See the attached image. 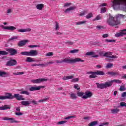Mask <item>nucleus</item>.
<instances>
[{
	"mask_svg": "<svg viewBox=\"0 0 126 126\" xmlns=\"http://www.w3.org/2000/svg\"><path fill=\"white\" fill-rule=\"evenodd\" d=\"M126 16L123 14H119L116 16V17H113L112 16H109V17L107 20V23L110 26H116V25H119L121 22L118 20V18H125Z\"/></svg>",
	"mask_w": 126,
	"mask_h": 126,
	"instance_id": "obj_1",
	"label": "nucleus"
},
{
	"mask_svg": "<svg viewBox=\"0 0 126 126\" xmlns=\"http://www.w3.org/2000/svg\"><path fill=\"white\" fill-rule=\"evenodd\" d=\"M105 42H107L108 43H115L116 42V40L115 39H106Z\"/></svg>",
	"mask_w": 126,
	"mask_h": 126,
	"instance_id": "obj_41",
	"label": "nucleus"
},
{
	"mask_svg": "<svg viewBox=\"0 0 126 126\" xmlns=\"http://www.w3.org/2000/svg\"><path fill=\"white\" fill-rule=\"evenodd\" d=\"M0 56H6V55H8V52L5 51L0 50Z\"/></svg>",
	"mask_w": 126,
	"mask_h": 126,
	"instance_id": "obj_29",
	"label": "nucleus"
},
{
	"mask_svg": "<svg viewBox=\"0 0 126 126\" xmlns=\"http://www.w3.org/2000/svg\"><path fill=\"white\" fill-rule=\"evenodd\" d=\"M96 28L98 30H102V29H104V27L103 26H96Z\"/></svg>",
	"mask_w": 126,
	"mask_h": 126,
	"instance_id": "obj_54",
	"label": "nucleus"
},
{
	"mask_svg": "<svg viewBox=\"0 0 126 126\" xmlns=\"http://www.w3.org/2000/svg\"><path fill=\"white\" fill-rule=\"evenodd\" d=\"M55 30H60V25L58 22H55Z\"/></svg>",
	"mask_w": 126,
	"mask_h": 126,
	"instance_id": "obj_38",
	"label": "nucleus"
},
{
	"mask_svg": "<svg viewBox=\"0 0 126 126\" xmlns=\"http://www.w3.org/2000/svg\"><path fill=\"white\" fill-rule=\"evenodd\" d=\"M6 51L8 52L11 56H15V55H17V50L14 48H8L6 49Z\"/></svg>",
	"mask_w": 126,
	"mask_h": 126,
	"instance_id": "obj_9",
	"label": "nucleus"
},
{
	"mask_svg": "<svg viewBox=\"0 0 126 126\" xmlns=\"http://www.w3.org/2000/svg\"><path fill=\"white\" fill-rule=\"evenodd\" d=\"M78 52H79V50L78 49H73L71 51H70V54H76Z\"/></svg>",
	"mask_w": 126,
	"mask_h": 126,
	"instance_id": "obj_35",
	"label": "nucleus"
},
{
	"mask_svg": "<svg viewBox=\"0 0 126 126\" xmlns=\"http://www.w3.org/2000/svg\"><path fill=\"white\" fill-rule=\"evenodd\" d=\"M120 107H126V103L125 102H121L120 103Z\"/></svg>",
	"mask_w": 126,
	"mask_h": 126,
	"instance_id": "obj_51",
	"label": "nucleus"
},
{
	"mask_svg": "<svg viewBox=\"0 0 126 126\" xmlns=\"http://www.w3.org/2000/svg\"><path fill=\"white\" fill-rule=\"evenodd\" d=\"M121 97H126V92H125L122 94Z\"/></svg>",
	"mask_w": 126,
	"mask_h": 126,
	"instance_id": "obj_64",
	"label": "nucleus"
},
{
	"mask_svg": "<svg viewBox=\"0 0 126 126\" xmlns=\"http://www.w3.org/2000/svg\"><path fill=\"white\" fill-rule=\"evenodd\" d=\"M46 57H52V56H54V53L53 52H49L46 54Z\"/></svg>",
	"mask_w": 126,
	"mask_h": 126,
	"instance_id": "obj_46",
	"label": "nucleus"
},
{
	"mask_svg": "<svg viewBox=\"0 0 126 126\" xmlns=\"http://www.w3.org/2000/svg\"><path fill=\"white\" fill-rule=\"evenodd\" d=\"M120 112V109L118 108H115L111 110V113L112 114H117Z\"/></svg>",
	"mask_w": 126,
	"mask_h": 126,
	"instance_id": "obj_28",
	"label": "nucleus"
},
{
	"mask_svg": "<svg viewBox=\"0 0 126 126\" xmlns=\"http://www.w3.org/2000/svg\"><path fill=\"white\" fill-rule=\"evenodd\" d=\"M21 55L28 57H35V56L38 55V51L32 50L30 51H24L21 53Z\"/></svg>",
	"mask_w": 126,
	"mask_h": 126,
	"instance_id": "obj_4",
	"label": "nucleus"
},
{
	"mask_svg": "<svg viewBox=\"0 0 126 126\" xmlns=\"http://www.w3.org/2000/svg\"><path fill=\"white\" fill-rule=\"evenodd\" d=\"M96 53H98L100 56H104V52L103 51H101L100 50H97Z\"/></svg>",
	"mask_w": 126,
	"mask_h": 126,
	"instance_id": "obj_45",
	"label": "nucleus"
},
{
	"mask_svg": "<svg viewBox=\"0 0 126 126\" xmlns=\"http://www.w3.org/2000/svg\"><path fill=\"white\" fill-rule=\"evenodd\" d=\"M84 94L85 95L82 96V99H88V98H91V97H92V95H93L92 93L89 91L86 92Z\"/></svg>",
	"mask_w": 126,
	"mask_h": 126,
	"instance_id": "obj_12",
	"label": "nucleus"
},
{
	"mask_svg": "<svg viewBox=\"0 0 126 126\" xmlns=\"http://www.w3.org/2000/svg\"><path fill=\"white\" fill-rule=\"evenodd\" d=\"M13 10H12V9H8L7 10V12H6V13L7 14H9V13H11V12H12Z\"/></svg>",
	"mask_w": 126,
	"mask_h": 126,
	"instance_id": "obj_56",
	"label": "nucleus"
},
{
	"mask_svg": "<svg viewBox=\"0 0 126 126\" xmlns=\"http://www.w3.org/2000/svg\"><path fill=\"white\" fill-rule=\"evenodd\" d=\"M100 10H101L100 13H105V12H106V11H107L105 7L101 8Z\"/></svg>",
	"mask_w": 126,
	"mask_h": 126,
	"instance_id": "obj_47",
	"label": "nucleus"
},
{
	"mask_svg": "<svg viewBox=\"0 0 126 126\" xmlns=\"http://www.w3.org/2000/svg\"><path fill=\"white\" fill-rule=\"evenodd\" d=\"M114 66V64L108 63H107V65L106 66V68H111V67H113Z\"/></svg>",
	"mask_w": 126,
	"mask_h": 126,
	"instance_id": "obj_37",
	"label": "nucleus"
},
{
	"mask_svg": "<svg viewBox=\"0 0 126 126\" xmlns=\"http://www.w3.org/2000/svg\"><path fill=\"white\" fill-rule=\"evenodd\" d=\"M87 56H92L93 55H95V52H87L86 53Z\"/></svg>",
	"mask_w": 126,
	"mask_h": 126,
	"instance_id": "obj_52",
	"label": "nucleus"
},
{
	"mask_svg": "<svg viewBox=\"0 0 126 126\" xmlns=\"http://www.w3.org/2000/svg\"><path fill=\"white\" fill-rule=\"evenodd\" d=\"M86 13H87V11H82L80 14H79L80 16H84V15H85V14H86Z\"/></svg>",
	"mask_w": 126,
	"mask_h": 126,
	"instance_id": "obj_44",
	"label": "nucleus"
},
{
	"mask_svg": "<svg viewBox=\"0 0 126 126\" xmlns=\"http://www.w3.org/2000/svg\"><path fill=\"white\" fill-rule=\"evenodd\" d=\"M95 72L96 75H105V72L103 71H97Z\"/></svg>",
	"mask_w": 126,
	"mask_h": 126,
	"instance_id": "obj_27",
	"label": "nucleus"
},
{
	"mask_svg": "<svg viewBox=\"0 0 126 126\" xmlns=\"http://www.w3.org/2000/svg\"><path fill=\"white\" fill-rule=\"evenodd\" d=\"M74 88L75 89H76V90H79L80 89V88H78V84H76L74 86Z\"/></svg>",
	"mask_w": 126,
	"mask_h": 126,
	"instance_id": "obj_60",
	"label": "nucleus"
},
{
	"mask_svg": "<svg viewBox=\"0 0 126 126\" xmlns=\"http://www.w3.org/2000/svg\"><path fill=\"white\" fill-rule=\"evenodd\" d=\"M20 94H25V95H30V93L27 91H23L20 93Z\"/></svg>",
	"mask_w": 126,
	"mask_h": 126,
	"instance_id": "obj_30",
	"label": "nucleus"
},
{
	"mask_svg": "<svg viewBox=\"0 0 126 126\" xmlns=\"http://www.w3.org/2000/svg\"><path fill=\"white\" fill-rule=\"evenodd\" d=\"M2 121H9L11 124H13V123H18L19 121H17L14 119V118H9L8 117H3L2 118Z\"/></svg>",
	"mask_w": 126,
	"mask_h": 126,
	"instance_id": "obj_11",
	"label": "nucleus"
},
{
	"mask_svg": "<svg viewBox=\"0 0 126 126\" xmlns=\"http://www.w3.org/2000/svg\"><path fill=\"white\" fill-rule=\"evenodd\" d=\"M69 5H71V3H65L63 5V7H66L67 6H69Z\"/></svg>",
	"mask_w": 126,
	"mask_h": 126,
	"instance_id": "obj_58",
	"label": "nucleus"
},
{
	"mask_svg": "<svg viewBox=\"0 0 126 126\" xmlns=\"http://www.w3.org/2000/svg\"><path fill=\"white\" fill-rule=\"evenodd\" d=\"M120 91H126V88L125 86H121L119 89Z\"/></svg>",
	"mask_w": 126,
	"mask_h": 126,
	"instance_id": "obj_39",
	"label": "nucleus"
},
{
	"mask_svg": "<svg viewBox=\"0 0 126 126\" xmlns=\"http://www.w3.org/2000/svg\"><path fill=\"white\" fill-rule=\"evenodd\" d=\"M102 19V17L100 15H97L95 19L93 20V21H95V20H100Z\"/></svg>",
	"mask_w": 126,
	"mask_h": 126,
	"instance_id": "obj_42",
	"label": "nucleus"
},
{
	"mask_svg": "<svg viewBox=\"0 0 126 126\" xmlns=\"http://www.w3.org/2000/svg\"><path fill=\"white\" fill-rule=\"evenodd\" d=\"M53 63H55L54 62H49L45 63H39L38 65H39V66H41L42 67H46L48 66L49 64H53Z\"/></svg>",
	"mask_w": 126,
	"mask_h": 126,
	"instance_id": "obj_17",
	"label": "nucleus"
},
{
	"mask_svg": "<svg viewBox=\"0 0 126 126\" xmlns=\"http://www.w3.org/2000/svg\"><path fill=\"white\" fill-rule=\"evenodd\" d=\"M86 23V21H80L76 23V25H82V24H85Z\"/></svg>",
	"mask_w": 126,
	"mask_h": 126,
	"instance_id": "obj_33",
	"label": "nucleus"
},
{
	"mask_svg": "<svg viewBox=\"0 0 126 126\" xmlns=\"http://www.w3.org/2000/svg\"><path fill=\"white\" fill-rule=\"evenodd\" d=\"M75 8L76 7L75 6H71L69 8L66 9L64 12L65 13H69L71 10H74V9H75Z\"/></svg>",
	"mask_w": 126,
	"mask_h": 126,
	"instance_id": "obj_20",
	"label": "nucleus"
},
{
	"mask_svg": "<svg viewBox=\"0 0 126 126\" xmlns=\"http://www.w3.org/2000/svg\"><path fill=\"white\" fill-rule=\"evenodd\" d=\"M90 78H96L97 77V76H96V73L95 72H94L92 75H90L89 76Z\"/></svg>",
	"mask_w": 126,
	"mask_h": 126,
	"instance_id": "obj_34",
	"label": "nucleus"
},
{
	"mask_svg": "<svg viewBox=\"0 0 126 126\" xmlns=\"http://www.w3.org/2000/svg\"><path fill=\"white\" fill-rule=\"evenodd\" d=\"M96 84L97 86V88H99L100 89H104V88L110 87L109 82H106L105 84H99L98 83H96Z\"/></svg>",
	"mask_w": 126,
	"mask_h": 126,
	"instance_id": "obj_7",
	"label": "nucleus"
},
{
	"mask_svg": "<svg viewBox=\"0 0 126 126\" xmlns=\"http://www.w3.org/2000/svg\"><path fill=\"white\" fill-rule=\"evenodd\" d=\"M15 98L17 101H23L25 100V98L23 97V95L19 94H15L13 95L11 93H7L5 94V96H2V100H6L9 99L11 100Z\"/></svg>",
	"mask_w": 126,
	"mask_h": 126,
	"instance_id": "obj_2",
	"label": "nucleus"
},
{
	"mask_svg": "<svg viewBox=\"0 0 126 126\" xmlns=\"http://www.w3.org/2000/svg\"><path fill=\"white\" fill-rule=\"evenodd\" d=\"M91 17H93V14H92V13H89L86 16L87 19H89V18H91Z\"/></svg>",
	"mask_w": 126,
	"mask_h": 126,
	"instance_id": "obj_36",
	"label": "nucleus"
},
{
	"mask_svg": "<svg viewBox=\"0 0 126 126\" xmlns=\"http://www.w3.org/2000/svg\"><path fill=\"white\" fill-rule=\"evenodd\" d=\"M44 7H45L44 4H38L36 6V8L37 9H38V10H42Z\"/></svg>",
	"mask_w": 126,
	"mask_h": 126,
	"instance_id": "obj_22",
	"label": "nucleus"
},
{
	"mask_svg": "<svg viewBox=\"0 0 126 126\" xmlns=\"http://www.w3.org/2000/svg\"><path fill=\"white\" fill-rule=\"evenodd\" d=\"M5 110H10V105L5 104L0 107V111H4Z\"/></svg>",
	"mask_w": 126,
	"mask_h": 126,
	"instance_id": "obj_16",
	"label": "nucleus"
},
{
	"mask_svg": "<svg viewBox=\"0 0 126 126\" xmlns=\"http://www.w3.org/2000/svg\"><path fill=\"white\" fill-rule=\"evenodd\" d=\"M109 83V86L111 87V86H112V85H113V83H114V82L115 83H118V84H120V83H122V81H121V80H117V79H114V80H112L110 81H108Z\"/></svg>",
	"mask_w": 126,
	"mask_h": 126,
	"instance_id": "obj_15",
	"label": "nucleus"
},
{
	"mask_svg": "<svg viewBox=\"0 0 126 126\" xmlns=\"http://www.w3.org/2000/svg\"><path fill=\"white\" fill-rule=\"evenodd\" d=\"M32 104L33 105H38V101L35 100L34 99L32 100V101H28V100H23L21 102V105L23 106H25L26 107H28L30 104Z\"/></svg>",
	"mask_w": 126,
	"mask_h": 126,
	"instance_id": "obj_5",
	"label": "nucleus"
},
{
	"mask_svg": "<svg viewBox=\"0 0 126 126\" xmlns=\"http://www.w3.org/2000/svg\"><path fill=\"white\" fill-rule=\"evenodd\" d=\"M124 32H120L119 33H116L115 34V36L117 37H122V36H124Z\"/></svg>",
	"mask_w": 126,
	"mask_h": 126,
	"instance_id": "obj_31",
	"label": "nucleus"
},
{
	"mask_svg": "<svg viewBox=\"0 0 126 126\" xmlns=\"http://www.w3.org/2000/svg\"><path fill=\"white\" fill-rule=\"evenodd\" d=\"M31 31V29L28 28L27 29H22L20 30H18V32H21L22 33H23L24 32H30Z\"/></svg>",
	"mask_w": 126,
	"mask_h": 126,
	"instance_id": "obj_21",
	"label": "nucleus"
},
{
	"mask_svg": "<svg viewBox=\"0 0 126 126\" xmlns=\"http://www.w3.org/2000/svg\"><path fill=\"white\" fill-rule=\"evenodd\" d=\"M109 37V34L106 33L102 35V38H108Z\"/></svg>",
	"mask_w": 126,
	"mask_h": 126,
	"instance_id": "obj_62",
	"label": "nucleus"
},
{
	"mask_svg": "<svg viewBox=\"0 0 126 126\" xmlns=\"http://www.w3.org/2000/svg\"><path fill=\"white\" fill-rule=\"evenodd\" d=\"M70 98H71V99H73V100H74L76 99V98H77V96H76L75 94H70Z\"/></svg>",
	"mask_w": 126,
	"mask_h": 126,
	"instance_id": "obj_32",
	"label": "nucleus"
},
{
	"mask_svg": "<svg viewBox=\"0 0 126 126\" xmlns=\"http://www.w3.org/2000/svg\"><path fill=\"white\" fill-rule=\"evenodd\" d=\"M17 64V62L15 60H10L7 62L6 63V66H13V65H16Z\"/></svg>",
	"mask_w": 126,
	"mask_h": 126,
	"instance_id": "obj_8",
	"label": "nucleus"
},
{
	"mask_svg": "<svg viewBox=\"0 0 126 126\" xmlns=\"http://www.w3.org/2000/svg\"><path fill=\"white\" fill-rule=\"evenodd\" d=\"M41 88H45V86L32 87L29 88L30 91H37L40 90Z\"/></svg>",
	"mask_w": 126,
	"mask_h": 126,
	"instance_id": "obj_13",
	"label": "nucleus"
},
{
	"mask_svg": "<svg viewBox=\"0 0 126 126\" xmlns=\"http://www.w3.org/2000/svg\"><path fill=\"white\" fill-rule=\"evenodd\" d=\"M65 44H66V45H73V44H74V42L72 41H66L65 42Z\"/></svg>",
	"mask_w": 126,
	"mask_h": 126,
	"instance_id": "obj_53",
	"label": "nucleus"
},
{
	"mask_svg": "<svg viewBox=\"0 0 126 126\" xmlns=\"http://www.w3.org/2000/svg\"><path fill=\"white\" fill-rule=\"evenodd\" d=\"M16 116H22L23 115V113L21 112H16L15 113Z\"/></svg>",
	"mask_w": 126,
	"mask_h": 126,
	"instance_id": "obj_63",
	"label": "nucleus"
},
{
	"mask_svg": "<svg viewBox=\"0 0 126 126\" xmlns=\"http://www.w3.org/2000/svg\"><path fill=\"white\" fill-rule=\"evenodd\" d=\"M27 43H28L27 40H21L19 41L17 45L19 47H23V46H25Z\"/></svg>",
	"mask_w": 126,
	"mask_h": 126,
	"instance_id": "obj_14",
	"label": "nucleus"
},
{
	"mask_svg": "<svg viewBox=\"0 0 126 126\" xmlns=\"http://www.w3.org/2000/svg\"><path fill=\"white\" fill-rule=\"evenodd\" d=\"M27 63H32L33 62H35L34 59L31 58V57H27L26 59Z\"/></svg>",
	"mask_w": 126,
	"mask_h": 126,
	"instance_id": "obj_25",
	"label": "nucleus"
},
{
	"mask_svg": "<svg viewBox=\"0 0 126 126\" xmlns=\"http://www.w3.org/2000/svg\"><path fill=\"white\" fill-rule=\"evenodd\" d=\"M73 78V76H66L63 78V80H68V79H72Z\"/></svg>",
	"mask_w": 126,
	"mask_h": 126,
	"instance_id": "obj_24",
	"label": "nucleus"
},
{
	"mask_svg": "<svg viewBox=\"0 0 126 126\" xmlns=\"http://www.w3.org/2000/svg\"><path fill=\"white\" fill-rule=\"evenodd\" d=\"M9 76L8 73L4 71H0V77H8Z\"/></svg>",
	"mask_w": 126,
	"mask_h": 126,
	"instance_id": "obj_18",
	"label": "nucleus"
},
{
	"mask_svg": "<svg viewBox=\"0 0 126 126\" xmlns=\"http://www.w3.org/2000/svg\"><path fill=\"white\" fill-rule=\"evenodd\" d=\"M65 123H66V121H62L58 122L57 125H63V124H65Z\"/></svg>",
	"mask_w": 126,
	"mask_h": 126,
	"instance_id": "obj_49",
	"label": "nucleus"
},
{
	"mask_svg": "<svg viewBox=\"0 0 126 126\" xmlns=\"http://www.w3.org/2000/svg\"><path fill=\"white\" fill-rule=\"evenodd\" d=\"M113 53L111 52H108L104 54L103 57H105L106 58H110L109 56H112Z\"/></svg>",
	"mask_w": 126,
	"mask_h": 126,
	"instance_id": "obj_26",
	"label": "nucleus"
},
{
	"mask_svg": "<svg viewBox=\"0 0 126 126\" xmlns=\"http://www.w3.org/2000/svg\"><path fill=\"white\" fill-rule=\"evenodd\" d=\"M0 28L2 29H3L4 30H10V31H14L16 29V28L15 27L13 26H7L4 27L3 25L0 26Z\"/></svg>",
	"mask_w": 126,
	"mask_h": 126,
	"instance_id": "obj_10",
	"label": "nucleus"
},
{
	"mask_svg": "<svg viewBox=\"0 0 126 126\" xmlns=\"http://www.w3.org/2000/svg\"><path fill=\"white\" fill-rule=\"evenodd\" d=\"M79 80V79L76 78H74L72 80V82H77Z\"/></svg>",
	"mask_w": 126,
	"mask_h": 126,
	"instance_id": "obj_59",
	"label": "nucleus"
},
{
	"mask_svg": "<svg viewBox=\"0 0 126 126\" xmlns=\"http://www.w3.org/2000/svg\"><path fill=\"white\" fill-rule=\"evenodd\" d=\"M17 39H18V36H13V37H11L9 39V41H14V40H16Z\"/></svg>",
	"mask_w": 126,
	"mask_h": 126,
	"instance_id": "obj_43",
	"label": "nucleus"
},
{
	"mask_svg": "<svg viewBox=\"0 0 126 126\" xmlns=\"http://www.w3.org/2000/svg\"><path fill=\"white\" fill-rule=\"evenodd\" d=\"M108 75H111L112 76H116V75H120L119 72L109 71L107 73Z\"/></svg>",
	"mask_w": 126,
	"mask_h": 126,
	"instance_id": "obj_19",
	"label": "nucleus"
},
{
	"mask_svg": "<svg viewBox=\"0 0 126 126\" xmlns=\"http://www.w3.org/2000/svg\"><path fill=\"white\" fill-rule=\"evenodd\" d=\"M77 96H78L79 97H83V96H84V93H82V92H78L77 93Z\"/></svg>",
	"mask_w": 126,
	"mask_h": 126,
	"instance_id": "obj_40",
	"label": "nucleus"
},
{
	"mask_svg": "<svg viewBox=\"0 0 126 126\" xmlns=\"http://www.w3.org/2000/svg\"><path fill=\"white\" fill-rule=\"evenodd\" d=\"M13 74L14 75H20L21 74H24V72H18L17 73H14Z\"/></svg>",
	"mask_w": 126,
	"mask_h": 126,
	"instance_id": "obj_55",
	"label": "nucleus"
},
{
	"mask_svg": "<svg viewBox=\"0 0 126 126\" xmlns=\"http://www.w3.org/2000/svg\"><path fill=\"white\" fill-rule=\"evenodd\" d=\"M107 6V3H101V4H100V5H99V7H103V6Z\"/></svg>",
	"mask_w": 126,
	"mask_h": 126,
	"instance_id": "obj_61",
	"label": "nucleus"
},
{
	"mask_svg": "<svg viewBox=\"0 0 126 126\" xmlns=\"http://www.w3.org/2000/svg\"><path fill=\"white\" fill-rule=\"evenodd\" d=\"M98 125V121H94L89 123V126H96Z\"/></svg>",
	"mask_w": 126,
	"mask_h": 126,
	"instance_id": "obj_23",
	"label": "nucleus"
},
{
	"mask_svg": "<svg viewBox=\"0 0 126 126\" xmlns=\"http://www.w3.org/2000/svg\"><path fill=\"white\" fill-rule=\"evenodd\" d=\"M29 48H39L40 47L39 45H31L28 46Z\"/></svg>",
	"mask_w": 126,
	"mask_h": 126,
	"instance_id": "obj_50",
	"label": "nucleus"
},
{
	"mask_svg": "<svg viewBox=\"0 0 126 126\" xmlns=\"http://www.w3.org/2000/svg\"><path fill=\"white\" fill-rule=\"evenodd\" d=\"M56 63H84V60H81L79 58H76L74 59H70L68 58H65L62 60H56Z\"/></svg>",
	"mask_w": 126,
	"mask_h": 126,
	"instance_id": "obj_3",
	"label": "nucleus"
},
{
	"mask_svg": "<svg viewBox=\"0 0 126 126\" xmlns=\"http://www.w3.org/2000/svg\"><path fill=\"white\" fill-rule=\"evenodd\" d=\"M47 100H49V98H46L43 99H40L38 101L39 103H42L43 102H46Z\"/></svg>",
	"mask_w": 126,
	"mask_h": 126,
	"instance_id": "obj_48",
	"label": "nucleus"
},
{
	"mask_svg": "<svg viewBox=\"0 0 126 126\" xmlns=\"http://www.w3.org/2000/svg\"><path fill=\"white\" fill-rule=\"evenodd\" d=\"M45 81H48V79L45 78H39L36 79L31 80V82H32V83H34L36 84L42 83V82H44Z\"/></svg>",
	"mask_w": 126,
	"mask_h": 126,
	"instance_id": "obj_6",
	"label": "nucleus"
},
{
	"mask_svg": "<svg viewBox=\"0 0 126 126\" xmlns=\"http://www.w3.org/2000/svg\"><path fill=\"white\" fill-rule=\"evenodd\" d=\"M74 118H75V116H68L67 117H66L65 120H69V119H73Z\"/></svg>",
	"mask_w": 126,
	"mask_h": 126,
	"instance_id": "obj_57",
	"label": "nucleus"
}]
</instances>
